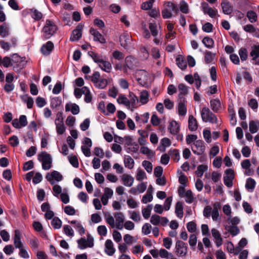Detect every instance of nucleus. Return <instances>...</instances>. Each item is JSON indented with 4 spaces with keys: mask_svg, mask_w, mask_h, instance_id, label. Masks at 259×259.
<instances>
[{
    "mask_svg": "<svg viewBox=\"0 0 259 259\" xmlns=\"http://www.w3.org/2000/svg\"><path fill=\"white\" fill-rule=\"evenodd\" d=\"M178 113L179 116H184L187 113V106L185 99L181 100L177 107Z\"/></svg>",
    "mask_w": 259,
    "mask_h": 259,
    "instance_id": "412c9836",
    "label": "nucleus"
},
{
    "mask_svg": "<svg viewBox=\"0 0 259 259\" xmlns=\"http://www.w3.org/2000/svg\"><path fill=\"white\" fill-rule=\"evenodd\" d=\"M234 171L232 169L229 168L225 170L224 176V183L228 188L233 186V180L234 179Z\"/></svg>",
    "mask_w": 259,
    "mask_h": 259,
    "instance_id": "9d476101",
    "label": "nucleus"
},
{
    "mask_svg": "<svg viewBox=\"0 0 259 259\" xmlns=\"http://www.w3.org/2000/svg\"><path fill=\"white\" fill-rule=\"evenodd\" d=\"M119 39L121 46L126 48L130 43L131 37L128 33H123L120 35Z\"/></svg>",
    "mask_w": 259,
    "mask_h": 259,
    "instance_id": "393cba45",
    "label": "nucleus"
},
{
    "mask_svg": "<svg viewBox=\"0 0 259 259\" xmlns=\"http://www.w3.org/2000/svg\"><path fill=\"white\" fill-rule=\"evenodd\" d=\"M62 221L58 217H55L51 222V225L55 229H59L62 226Z\"/></svg>",
    "mask_w": 259,
    "mask_h": 259,
    "instance_id": "603ef678",
    "label": "nucleus"
},
{
    "mask_svg": "<svg viewBox=\"0 0 259 259\" xmlns=\"http://www.w3.org/2000/svg\"><path fill=\"white\" fill-rule=\"evenodd\" d=\"M66 111H71L74 115H76L79 112V106L75 103H68L65 105Z\"/></svg>",
    "mask_w": 259,
    "mask_h": 259,
    "instance_id": "a878e982",
    "label": "nucleus"
},
{
    "mask_svg": "<svg viewBox=\"0 0 259 259\" xmlns=\"http://www.w3.org/2000/svg\"><path fill=\"white\" fill-rule=\"evenodd\" d=\"M9 34V28L6 25H0V36L5 37Z\"/></svg>",
    "mask_w": 259,
    "mask_h": 259,
    "instance_id": "052dcab7",
    "label": "nucleus"
},
{
    "mask_svg": "<svg viewBox=\"0 0 259 259\" xmlns=\"http://www.w3.org/2000/svg\"><path fill=\"white\" fill-rule=\"evenodd\" d=\"M128 214L130 215V219L135 222H139L141 220V215L139 212L135 211H128Z\"/></svg>",
    "mask_w": 259,
    "mask_h": 259,
    "instance_id": "864d4df0",
    "label": "nucleus"
},
{
    "mask_svg": "<svg viewBox=\"0 0 259 259\" xmlns=\"http://www.w3.org/2000/svg\"><path fill=\"white\" fill-rule=\"evenodd\" d=\"M201 116L202 120L204 122H209L212 123H215L217 122L216 116L207 107L202 108L201 110Z\"/></svg>",
    "mask_w": 259,
    "mask_h": 259,
    "instance_id": "39448f33",
    "label": "nucleus"
},
{
    "mask_svg": "<svg viewBox=\"0 0 259 259\" xmlns=\"http://www.w3.org/2000/svg\"><path fill=\"white\" fill-rule=\"evenodd\" d=\"M178 91L179 92V97L180 99L184 98L188 93V87L183 83H180L178 85Z\"/></svg>",
    "mask_w": 259,
    "mask_h": 259,
    "instance_id": "c9c22d12",
    "label": "nucleus"
},
{
    "mask_svg": "<svg viewBox=\"0 0 259 259\" xmlns=\"http://www.w3.org/2000/svg\"><path fill=\"white\" fill-rule=\"evenodd\" d=\"M201 8L204 14L208 15L211 18L215 17L218 14L217 9H212L205 2L201 3Z\"/></svg>",
    "mask_w": 259,
    "mask_h": 259,
    "instance_id": "ddd939ff",
    "label": "nucleus"
},
{
    "mask_svg": "<svg viewBox=\"0 0 259 259\" xmlns=\"http://www.w3.org/2000/svg\"><path fill=\"white\" fill-rule=\"evenodd\" d=\"M176 252L180 256H185L187 253V246L182 241H178L176 244Z\"/></svg>",
    "mask_w": 259,
    "mask_h": 259,
    "instance_id": "2eb2a0df",
    "label": "nucleus"
},
{
    "mask_svg": "<svg viewBox=\"0 0 259 259\" xmlns=\"http://www.w3.org/2000/svg\"><path fill=\"white\" fill-rule=\"evenodd\" d=\"M249 131L251 134H255L259 130V121L250 120L249 122Z\"/></svg>",
    "mask_w": 259,
    "mask_h": 259,
    "instance_id": "72a5a7b5",
    "label": "nucleus"
},
{
    "mask_svg": "<svg viewBox=\"0 0 259 259\" xmlns=\"http://www.w3.org/2000/svg\"><path fill=\"white\" fill-rule=\"evenodd\" d=\"M256 182L254 180L251 178L247 179L245 184V188L249 192H252L255 188Z\"/></svg>",
    "mask_w": 259,
    "mask_h": 259,
    "instance_id": "4c0bfd02",
    "label": "nucleus"
},
{
    "mask_svg": "<svg viewBox=\"0 0 259 259\" xmlns=\"http://www.w3.org/2000/svg\"><path fill=\"white\" fill-rule=\"evenodd\" d=\"M227 249L229 253L237 254L241 249L239 247L234 248V245L231 241L227 243Z\"/></svg>",
    "mask_w": 259,
    "mask_h": 259,
    "instance_id": "ea45409f",
    "label": "nucleus"
},
{
    "mask_svg": "<svg viewBox=\"0 0 259 259\" xmlns=\"http://www.w3.org/2000/svg\"><path fill=\"white\" fill-rule=\"evenodd\" d=\"M147 177L145 171L141 168L137 169L136 179L137 181H141L146 179Z\"/></svg>",
    "mask_w": 259,
    "mask_h": 259,
    "instance_id": "4d7b16f0",
    "label": "nucleus"
},
{
    "mask_svg": "<svg viewBox=\"0 0 259 259\" xmlns=\"http://www.w3.org/2000/svg\"><path fill=\"white\" fill-rule=\"evenodd\" d=\"M30 14L32 18H33L35 20H40L42 17V15L41 12L38 11L36 9H31L30 10Z\"/></svg>",
    "mask_w": 259,
    "mask_h": 259,
    "instance_id": "680f3d73",
    "label": "nucleus"
},
{
    "mask_svg": "<svg viewBox=\"0 0 259 259\" xmlns=\"http://www.w3.org/2000/svg\"><path fill=\"white\" fill-rule=\"evenodd\" d=\"M46 179L51 185H54L56 183L61 181L63 179V176L58 171L54 170L51 172H48L46 176Z\"/></svg>",
    "mask_w": 259,
    "mask_h": 259,
    "instance_id": "1a4fd4ad",
    "label": "nucleus"
},
{
    "mask_svg": "<svg viewBox=\"0 0 259 259\" xmlns=\"http://www.w3.org/2000/svg\"><path fill=\"white\" fill-rule=\"evenodd\" d=\"M12 63L14 66V68H18V70H21L24 67L26 64V61L25 60V58L21 57L17 54H14L11 56Z\"/></svg>",
    "mask_w": 259,
    "mask_h": 259,
    "instance_id": "0eeeda50",
    "label": "nucleus"
},
{
    "mask_svg": "<svg viewBox=\"0 0 259 259\" xmlns=\"http://www.w3.org/2000/svg\"><path fill=\"white\" fill-rule=\"evenodd\" d=\"M90 56L92 57L93 61L98 65L103 60L101 56L93 52H91Z\"/></svg>",
    "mask_w": 259,
    "mask_h": 259,
    "instance_id": "6e6d98bb",
    "label": "nucleus"
},
{
    "mask_svg": "<svg viewBox=\"0 0 259 259\" xmlns=\"http://www.w3.org/2000/svg\"><path fill=\"white\" fill-rule=\"evenodd\" d=\"M211 233L216 246L219 247L222 245L223 240L220 231L215 228H213L211 230Z\"/></svg>",
    "mask_w": 259,
    "mask_h": 259,
    "instance_id": "dca6fc26",
    "label": "nucleus"
},
{
    "mask_svg": "<svg viewBox=\"0 0 259 259\" xmlns=\"http://www.w3.org/2000/svg\"><path fill=\"white\" fill-rule=\"evenodd\" d=\"M247 17L251 23H254L257 21V16L256 13L253 11H249L247 13Z\"/></svg>",
    "mask_w": 259,
    "mask_h": 259,
    "instance_id": "3c124183",
    "label": "nucleus"
},
{
    "mask_svg": "<svg viewBox=\"0 0 259 259\" xmlns=\"http://www.w3.org/2000/svg\"><path fill=\"white\" fill-rule=\"evenodd\" d=\"M221 5L224 14L230 15L232 13L233 8L229 3L223 1L222 2Z\"/></svg>",
    "mask_w": 259,
    "mask_h": 259,
    "instance_id": "7c9ffc66",
    "label": "nucleus"
},
{
    "mask_svg": "<svg viewBox=\"0 0 259 259\" xmlns=\"http://www.w3.org/2000/svg\"><path fill=\"white\" fill-rule=\"evenodd\" d=\"M57 30V27L51 20H47L42 29L43 36L46 39L50 38Z\"/></svg>",
    "mask_w": 259,
    "mask_h": 259,
    "instance_id": "7ed1b4c3",
    "label": "nucleus"
},
{
    "mask_svg": "<svg viewBox=\"0 0 259 259\" xmlns=\"http://www.w3.org/2000/svg\"><path fill=\"white\" fill-rule=\"evenodd\" d=\"M210 105L211 109L214 112H218L221 109V104L219 99H212L210 100Z\"/></svg>",
    "mask_w": 259,
    "mask_h": 259,
    "instance_id": "f704fd0d",
    "label": "nucleus"
},
{
    "mask_svg": "<svg viewBox=\"0 0 259 259\" xmlns=\"http://www.w3.org/2000/svg\"><path fill=\"white\" fill-rule=\"evenodd\" d=\"M129 104L128 110L133 111L137 108V104L139 102L138 98L132 92L129 93Z\"/></svg>",
    "mask_w": 259,
    "mask_h": 259,
    "instance_id": "a211bd4d",
    "label": "nucleus"
},
{
    "mask_svg": "<svg viewBox=\"0 0 259 259\" xmlns=\"http://www.w3.org/2000/svg\"><path fill=\"white\" fill-rule=\"evenodd\" d=\"M207 166L205 165H199L195 171L196 175L198 177H201L204 172L207 170Z\"/></svg>",
    "mask_w": 259,
    "mask_h": 259,
    "instance_id": "8fccbe9b",
    "label": "nucleus"
},
{
    "mask_svg": "<svg viewBox=\"0 0 259 259\" xmlns=\"http://www.w3.org/2000/svg\"><path fill=\"white\" fill-rule=\"evenodd\" d=\"M149 29L151 32L152 35L154 37L157 36L158 33V26L156 23H150Z\"/></svg>",
    "mask_w": 259,
    "mask_h": 259,
    "instance_id": "5fc2aeb1",
    "label": "nucleus"
},
{
    "mask_svg": "<svg viewBox=\"0 0 259 259\" xmlns=\"http://www.w3.org/2000/svg\"><path fill=\"white\" fill-rule=\"evenodd\" d=\"M202 43L208 49L213 48L214 46L213 39L209 37H205L202 40Z\"/></svg>",
    "mask_w": 259,
    "mask_h": 259,
    "instance_id": "de8ad7c7",
    "label": "nucleus"
},
{
    "mask_svg": "<svg viewBox=\"0 0 259 259\" xmlns=\"http://www.w3.org/2000/svg\"><path fill=\"white\" fill-rule=\"evenodd\" d=\"M250 55L253 61V63L259 65V45H254L251 47Z\"/></svg>",
    "mask_w": 259,
    "mask_h": 259,
    "instance_id": "f3484780",
    "label": "nucleus"
},
{
    "mask_svg": "<svg viewBox=\"0 0 259 259\" xmlns=\"http://www.w3.org/2000/svg\"><path fill=\"white\" fill-rule=\"evenodd\" d=\"M61 104V100L58 97H54L51 100V107L53 108L59 106Z\"/></svg>",
    "mask_w": 259,
    "mask_h": 259,
    "instance_id": "774afa93",
    "label": "nucleus"
},
{
    "mask_svg": "<svg viewBox=\"0 0 259 259\" xmlns=\"http://www.w3.org/2000/svg\"><path fill=\"white\" fill-rule=\"evenodd\" d=\"M98 65L102 70L107 73L110 72L112 68L110 62L104 59Z\"/></svg>",
    "mask_w": 259,
    "mask_h": 259,
    "instance_id": "bb28decb",
    "label": "nucleus"
},
{
    "mask_svg": "<svg viewBox=\"0 0 259 259\" xmlns=\"http://www.w3.org/2000/svg\"><path fill=\"white\" fill-rule=\"evenodd\" d=\"M77 247L83 250L87 248H91L94 246V238L90 235H88L87 238L85 237H81L77 240Z\"/></svg>",
    "mask_w": 259,
    "mask_h": 259,
    "instance_id": "f03ea898",
    "label": "nucleus"
},
{
    "mask_svg": "<svg viewBox=\"0 0 259 259\" xmlns=\"http://www.w3.org/2000/svg\"><path fill=\"white\" fill-rule=\"evenodd\" d=\"M117 102L119 104L124 105L127 109H128L129 99L124 95H120L117 99Z\"/></svg>",
    "mask_w": 259,
    "mask_h": 259,
    "instance_id": "58836bf2",
    "label": "nucleus"
},
{
    "mask_svg": "<svg viewBox=\"0 0 259 259\" xmlns=\"http://www.w3.org/2000/svg\"><path fill=\"white\" fill-rule=\"evenodd\" d=\"M136 63L137 60L135 58L131 56H127L125 58L124 64L123 66V72L125 74H128L136 66Z\"/></svg>",
    "mask_w": 259,
    "mask_h": 259,
    "instance_id": "423d86ee",
    "label": "nucleus"
},
{
    "mask_svg": "<svg viewBox=\"0 0 259 259\" xmlns=\"http://www.w3.org/2000/svg\"><path fill=\"white\" fill-rule=\"evenodd\" d=\"M184 197L187 203H191L193 201L194 197L192 192L191 190H187L185 193Z\"/></svg>",
    "mask_w": 259,
    "mask_h": 259,
    "instance_id": "69168bd1",
    "label": "nucleus"
},
{
    "mask_svg": "<svg viewBox=\"0 0 259 259\" xmlns=\"http://www.w3.org/2000/svg\"><path fill=\"white\" fill-rule=\"evenodd\" d=\"M121 180L123 182V185L126 187L132 186L134 182V178L127 174L123 175Z\"/></svg>",
    "mask_w": 259,
    "mask_h": 259,
    "instance_id": "c756f323",
    "label": "nucleus"
},
{
    "mask_svg": "<svg viewBox=\"0 0 259 259\" xmlns=\"http://www.w3.org/2000/svg\"><path fill=\"white\" fill-rule=\"evenodd\" d=\"M38 160L41 163L42 168L44 170H48L52 167L53 159L49 153L46 151H42L37 155Z\"/></svg>",
    "mask_w": 259,
    "mask_h": 259,
    "instance_id": "f257e3e1",
    "label": "nucleus"
},
{
    "mask_svg": "<svg viewBox=\"0 0 259 259\" xmlns=\"http://www.w3.org/2000/svg\"><path fill=\"white\" fill-rule=\"evenodd\" d=\"M70 164L74 167H78L79 166L78 161L77 157L75 155H69L68 157Z\"/></svg>",
    "mask_w": 259,
    "mask_h": 259,
    "instance_id": "0e129e2a",
    "label": "nucleus"
},
{
    "mask_svg": "<svg viewBox=\"0 0 259 259\" xmlns=\"http://www.w3.org/2000/svg\"><path fill=\"white\" fill-rule=\"evenodd\" d=\"M160 150L162 152H164L166 150V148L171 145V141L167 138H163L160 141Z\"/></svg>",
    "mask_w": 259,
    "mask_h": 259,
    "instance_id": "a19ab883",
    "label": "nucleus"
},
{
    "mask_svg": "<svg viewBox=\"0 0 259 259\" xmlns=\"http://www.w3.org/2000/svg\"><path fill=\"white\" fill-rule=\"evenodd\" d=\"M13 239L14 244L16 248H19L23 246V244L21 240V233L19 230H16L15 231V235Z\"/></svg>",
    "mask_w": 259,
    "mask_h": 259,
    "instance_id": "c85d7f7f",
    "label": "nucleus"
},
{
    "mask_svg": "<svg viewBox=\"0 0 259 259\" xmlns=\"http://www.w3.org/2000/svg\"><path fill=\"white\" fill-rule=\"evenodd\" d=\"M153 199L152 194H151V192L150 190L147 191L146 194L144 195L142 199V202L143 203H147L148 202H151Z\"/></svg>",
    "mask_w": 259,
    "mask_h": 259,
    "instance_id": "bf43d9fd",
    "label": "nucleus"
},
{
    "mask_svg": "<svg viewBox=\"0 0 259 259\" xmlns=\"http://www.w3.org/2000/svg\"><path fill=\"white\" fill-rule=\"evenodd\" d=\"M83 94L84 95V101L86 103H90L92 101V97L91 95L89 89L87 87H82Z\"/></svg>",
    "mask_w": 259,
    "mask_h": 259,
    "instance_id": "c03bdc74",
    "label": "nucleus"
},
{
    "mask_svg": "<svg viewBox=\"0 0 259 259\" xmlns=\"http://www.w3.org/2000/svg\"><path fill=\"white\" fill-rule=\"evenodd\" d=\"M55 123L56 127V131L58 134L62 135L65 132V127L64 126L63 118L62 115L57 114L55 120Z\"/></svg>",
    "mask_w": 259,
    "mask_h": 259,
    "instance_id": "f8f14e48",
    "label": "nucleus"
},
{
    "mask_svg": "<svg viewBox=\"0 0 259 259\" xmlns=\"http://www.w3.org/2000/svg\"><path fill=\"white\" fill-rule=\"evenodd\" d=\"M82 35V26L79 25L74 29L71 35L70 40L74 41L80 39Z\"/></svg>",
    "mask_w": 259,
    "mask_h": 259,
    "instance_id": "4be33fe9",
    "label": "nucleus"
},
{
    "mask_svg": "<svg viewBox=\"0 0 259 259\" xmlns=\"http://www.w3.org/2000/svg\"><path fill=\"white\" fill-rule=\"evenodd\" d=\"M113 195V191L109 188H105L104 192L101 197V201L104 205L107 204L108 199L112 197Z\"/></svg>",
    "mask_w": 259,
    "mask_h": 259,
    "instance_id": "aec40b11",
    "label": "nucleus"
},
{
    "mask_svg": "<svg viewBox=\"0 0 259 259\" xmlns=\"http://www.w3.org/2000/svg\"><path fill=\"white\" fill-rule=\"evenodd\" d=\"M134 160L129 155H125L124 158V164L125 167L130 169H132L134 166Z\"/></svg>",
    "mask_w": 259,
    "mask_h": 259,
    "instance_id": "e433bc0d",
    "label": "nucleus"
},
{
    "mask_svg": "<svg viewBox=\"0 0 259 259\" xmlns=\"http://www.w3.org/2000/svg\"><path fill=\"white\" fill-rule=\"evenodd\" d=\"M139 101L142 105L146 104L149 102V95L146 90H143L141 92Z\"/></svg>",
    "mask_w": 259,
    "mask_h": 259,
    "instance_id": "2f4dec72",
    "label": "nucleus"
},
{
    "mask_svg": "<svg viewBox=\"0 0 259 259\" xmlns=\"http://www.w3.org/2000/svg\"><path fill=\"white\" fill-rule=\"evenodd\" d=\"M180 10L183 13L188 14L189 12L188 4L184 1H181L180 4Z\"/></svg>",
    "mask_w": 259,
    "mask_h": 259,
    "instance_id": "e2e57ef3",
    "label": "nucleus"
},
{
    "mask_svg": "<svg viewBox=\"0 0 259 259\" xmlns=\"http://www.w3.org/2000/svg\"><path fill=\"white\" fill-rule=\"evenodd\" d=\"M60 197L61 201L64 203L67 204L69 202V195L66 189L63 190L62 193L60 195Z\"/></svg>",
    "mask_w": 259,
    "mask_h": 259,
    "instance_id": "13d9d810",
    "label": "nucleus"
},
{
    "mask_svg": "<svg viewBox=\"0 0 259 259\" xmlns=\"http://www.w3.org/2000/svg\"><path fill=\"white\" fill-rule=\"evenodd\" d=\"M193 152L196 155H202L205 150V146L203 141L198 140L195 141L191 146Z\"/></svg>",
    "mask_w": 259,
    "mask_h": 259,
    "instance_id": "6e6552de",
    "label": "nucleus"
},
{
    "mask_svg": "<svg viewBox=\"0 0 259 259\" xmlns=\"http://www.w3.org/2000/svg\"><path fill=\"white\" fill-rule=\"evenodd\" d=\"M90 33L94 36V41H99L101 44H105L106 42L105 38L96 29L91 28L90 30Z\"/></svg>",
    "mask_w": 259,
    "mask_h": 259,
    "instance_id": "6ab92c4d",
    "label": "nucleus"
},
{
    "mask_svg": "<svg viewBox=\"0 0 259 259\" xmlns=\"http://www.w3.org/2000/svg\"><path fill=\"white\" fill-rule=\"evenodd\" d=\"M114 217L115 219V227L119 230H122L123 228V223L124 221L123 214L120 212H116L114 213Z\"/></svg>",
    "mask_w": 259,
    "mask_h": 259,
    "instance_id": "4468645a",
    "label": "nucleus"
},
{
    "mask_svg": "<svg viewBox=\"0 0 259 259\" xmlns=\"http://www.w3.org/2000/svg\"><path fill=\"white\" fill-rule=\"evenodd\" d=\"M135 77L138 82L142 86L147 85L150 81L149 74L145 70H137Z\"/></svg>",
    "mask_w": 259,
    "mask_h": 259,
    "instance_id": "20e7f679",
    "label": "nucleus"
},
{
    "mask_svg": "<svg viewBox=\"0 0 259 259\" xmlns=\"http://www.w3.org/2000/svg\"><path fill=\"white\" fill-rule=\"evenodd\" d=\"M153 206L152 204L148 205L146 207L142 209V213L143 217L145 219H148L151 214V211L152 209Z\"/></svg>",
    "mask_w": 259,
    "mask_h": 259,
    "instance_id": "a18cd8bd",
    "label": "nucleus"
},
{
    "mask_svg": "<svg viewBox=\"0 0 259 259\" xmlns=\"http://www.w3.org/2000/svg\"><path fill=\"white\" fill-rule=\"evenodd\" d=\"M105 251L110 256L112 255L114 253L115 249L113 247V243L111 240L108 239L106 241Z\"/></svg>",
    "mask_w": 259,
    "mask_h": 259,
    "instance_id": "b1692460",
    "label": "nucleus"
},
{
    "mask_svg": "<svg viewBox=\"0 0 259 259\" xmlns=\"http://www.w3.org/2000/svg\"><path fill=\"white\" fill-rule=\"evenodd\" d=\"M142 166L148 173H151L153 169V166L151 162L147 160H144L142 162Z\"/></svg>",
    "mask_w": 259,
    "mask_h": 259,
    "instance_id": "338daca9",
    "label": "nucleus"
},
{
    "mask_svg": "<svg viewBox=\"0 0 259 259\" xmlns=\"http://www.w3.org/2000/svg\"><path fill=\"white\" fill-rule=\"evenodd\" d=\"M54 48V44L52 42L49 41L46 45H43L41 48L42 53L45 55H48L51 53Z\"/></svg>",
    "mask_w": 259,
    "mask_h": 259,
    "instance_id": "cd10ccee",
    "label": "nucleus"
},
{
    "mask_svg": "<svg viewBox=\"0 0 259 259\" xmlns=\"http://www.w3.org/2000/svg\"><path fill=\"white\" fill-rule=\"evenodd\" d=\"M175 212L177 216L181 219L183 216V206L181 202H178L176 205Z\"/></svg>",
    "mask_w": 259,
    "mask_h": 259,
    "instance_id": "37998d69",
    "label": "nucleus"
},
{
    "mask_svg": "<svg viewBox=\"0 0 259 259\" xmlns=\"http://www.w3.org/2000/svg\"><path fill=\"white\" fill-rule=\"evenodd\" d=\"M188 124L189 129L192 132L196 131L198 128L197 120L192 115L189 117Z\"/></svg>",
    "mask_w": 259,
    "mask_h": 259,
    "instance_id": "473e14b6",
    "label": "nucleus"
},
{
    "mask_svg": "<svg viewBox=\"0 0 259 259\" xmlns=\"http://www.w3.org/2000/svg\"><path fill=\"white\" fill-rule=\"evenodd\" d=\"M115 218L107 212L105 214V220L106 222L109 224L112 228L115 227Z\"/></svg>",
    "mask_w": 259,
    "mask_h": 259,
    "instance_id": "79ce46f5",
    "label": "nucleus"
},
{
    "mask_svg": "<svg viewBox=\"0 0 259 259\" xmlns=\"http://www.w3.org/2000/svg\"><path fill=\"white\" fill-rule=\"evenodd\" d=\"M150 223L153 225H161L165 226L168 223V220L166 217H162L157 214H153L150 218Z\"/></svg>",
    "mask_w": 259,
    "mask_h": 259,
    "instance_id": "9b49d317",
    "label": "nucleus"
},
{
    "mask_svg": "<svg viewBox=\"0 0 259 259\" xmlns=\"http://www.w3.org/2000/svg\"><path fill=\"white\" fill-rule=\"evenodd\" d=\"M108 84V81L105 78H100L96 83H95V86L97 88L100 89H105Z\"/></svg>",
    "mask_w": 259,
    "mask_h": 259,
    "instance_id": "09e8293b",
    "label": "nucleus"
},
{
    "mask_svg": "<svg viewBox=\"0 0 259 259\" xmlns=\"http://www.w3.org/2000/svg\"><path fill=\"white\" fill-rule=\"evenodd\" d=\"M168 130L170 134L177 135L179 133L180 131V125L176 121L172 120L169 123Z\"/></svg>",
    "mask_w": 259,
    "mask_h": 259,
    "instance_id": "5701e85b",
    "label": "nucleus"
},
{
    "mask_svg": "<svg viewBox=\"0 0 259 259\" xmlns=\"http://www.w3.org/2000/svg\"><path fill=\"white\" fill-rule=\"evenodd\" d=\"M63 232L64 234L70 238L74 236V232L72 227L69 225H66L63 226Z\"/></svg>",
    "mask_w": 259,
    "mask_h": 259,
    "instance_id": "49530a36",
    "label": "nucleus"
}]
</instances>
